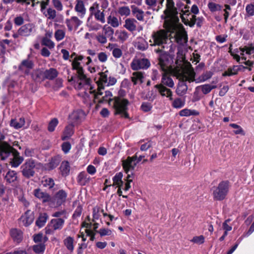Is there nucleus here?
<instances>
[{"label":"nucleus","instance_id":"680f3d73","mask_svg":"<svg viewBox=\"0 0 254 254\" xmlns=\"http://www.w3.org/2000/svg\"><path fill=\"white\" fill-rule=\"evenodd\" d=\"M96 39L102 44H104L107 42V37L103 33H98L96 36Z\"/></svg>","mask_w":254,"mask_h":254},{"label":"nucleus","instance_id":"9b49d317","mask_svg":"<svg viewBox=\"0 0 254 254\" xmlns=\"http://www.w3.org/2000/svg\"><path fill=\"white\" fill-rule=\"evenodd\" d=\"M150 62L147 59H134L130 63V67L133 70L147 69L150 66Z\"/></svg>","mask_w":254,"mask_h":254},{"label":"nucleus","instance_id":"c03bdc74","mask_svg":"<svg viewBox=\"0 0 254 254\" xmlns=\"http://www.w3.org/2000/svg\"><path fill=\"white\" fill-rule=\"evenodd\" d=\"M198 112L195 110H191L188 109H184L179 112V115L182 117H188L191 115H197Z\"/></svg>","mask_w":254,"mask_h":254},{"label":"nucleus","instance_id":"09e8293b","mask_svg":"<svg viewBox=\"0 0 254 254\" xmlns=\"http://www.w3.org/2000/svg\"><path fill=\"white\" fill-rule=\"evenodd\" d=\"M172 105L175 108L180 109L184 107L185 105V101L180 98H176L175 100H172Z\"/></svg>","mask_w":254,"mask_h":254},{"label":"nucleus","instance_id":"e2e57ef3","mask_svg":"<svg viewBox=\"0 0 254 254\" xmlns=\"http://www.w3.org/2000/svg\"><path fill=\"white\" fill-rule=\"evenodd\" d=\"M42 43L43 45L48 47L49 49H53L55 47L54 43L47 37L43 39Z\"/></svg>","mask_w":254,"mask_h":254},{"label":"nucleus","instance_id":"39448f33","mask_svg":"<svg viewBox=\"0 0 254 254\" xmlns=\"http://www.w3.org/2000/svg\"><path fill=\"white\" fill-rule=\"evenodd\" d=\"M164 28L166 30L160 29L152 33L151 39L149 41L151 46H157L161 47L160 48H163V46H167L166 45L168 41V32L174 33L178 29L171 32L169 31L165 27Z\"/></svg>","mask_w":254,"mask_h":254},{"label":"nucleus","instance_id":"ddd939ff","mask_svg":"<svg viewBox=\"0 0 254 254\" xmlns=\"http://www.w3.org/2000/svg\"><path fill=\"white\" fill-rule=\"evenodd\" d=\"M14 150H16L7 143L5 142L0 143V157L2 160L7 158L11 153L13 154Z\"/></svg>","mask_w":254,"mask_h":254},{"label":"nucleus","instance_id":"bb28decb","mask_svg":"<svg viewBox=\"0 0 254 254\" xmlns=\"http://www.w3.org/2000/svg\"><path fill=\"white\" fill-rule=\"evenodd\" d=\"M44 71L40 69H37L32 72L31 77L36 82H41L45 80Z\"/></svg>","mask_w":254,"mask_h":254},{"label":"nucleus","instance_id":"c9c22d12","mask_svg":"<svg viewBox=\"0 0 254 254\" xmlns=\"http://www.w3.org/2000/svg\"><path fill=\"white\" fill-rule=\"evenodd\" d=\"M123 177V173L119 172L117 173L115 176L113 178V186H116L117 187H122L124 184V182L122 181Z\"/></svg>","mask_w":254,"mask_h":254},{"label":"nucleus","instance_id":"f03ea898","mask_svg":"<svg viewBox=\"0 0 254 254\" xmlns=\"http://www.w3.org/2000/svg\"><path fill=\"white\" fill-rule=\"evenodd\" d=\"M164 13L165 16H162L164 19L163 27L171 32L178 29V12L173 0H166V9L164 11Z\"/></svg>","mask_w":254,"mask_h":254},{"label":"nucleus","instance_id":"a211bd4d","mask_svg":"<svg viewBox=\"0 0 254 254\" xmlns=\"http://www.w3.org/2000/svg\"><path fill=\"white\" fill-rule=\"evenodd\" d=\"M67 193L63 190H61L56 193L54 200L57 206H61L66 201Z\"/></svg>","mask_w":254,"mask_h":254},{"label":"nucleus","instance_id":"603ef678","mask_svg":"<svg viewBox=\"0 0 254 254\" xmlns=\"http://www.w3.org/2000/svg\"><path fill=\"white\" fill-rule=\"evenodd\" d=\"M116 34L118 35V39L122 42L127 40L128 37L127 32L125 30L121 31L120 32L117 31Z\"/></svg>","mask_w":254,"mask_h":254},{"label":"nucleus","instance_id":"c85d7f7f","mask_svg":"<svg viewBox=\"0 0 254 254\" xmlns=\"http://www.w3.org/2000/svg\"><path fill=\"white\" fill-rule=\"evenodd\" d=\"M23 161V158L19 155V153L14 150L13 152V158L10 162L11 166L13 167H17Z\"/></svg>","mask_w":254,"mask_h":254},{"label":"nucleus","instance_id":"f257e3e1","mask_svg":"<svg viewBox=\"0 0 254 254\" xmlns=\"http://www.w3.org/2000/svg\"><path fill=\"white\" fill-rule=\"evenodd\" d=\"M90 92L94 93L95 98L99 100L98 101L100 103L108 102L109 104L114 108L116 114H122L123 116L125 118H128V115L126 112L129 103L127 99L119 97H115L112 99L111 97L112 96V94L109 91H105V95L101 98H100V96L101 95H99L98 98H97L95 94L97 93L98 91H96L95 90H92V88H91Z\"/></svg>","mask_w":254,"mask_h":254},{"label":"nucleus","instance_id":"dca6fc26","mask_svg":"<svg viewBox=\"0 0 254 254\" xmlns=\"http://www.w3.org/2000/svg\"><path fill=\"white\" fill-rule=\"evenodd\" d=\"M34 194L35 197L40 199L43 203L48 202L50 204L52 202L50 195L46 192L42 191L40 189H35L34 190Z\"/></svg>","mask_w":254,"mask_h":254},{"label":"nucleus","instance_id":"3c124183","mask_svg":"<svg viewBox=\"0 0 254 254\" xmlns=\"http://www.w3.org/2000/svg\"><path fill=\"white\" fill-rule=\"evenodd\" d=\"M118 12L121 16H128L130 14V10L127 6H121L119 8Z\"/></svg>","mask_w":254,"mask_h":254},{"label":"nucleus","instance_id":"4d7b16f0","mask_svg":"<svg viewBox=\"0 0 254 254\" xmlns=\"http://www.w3.org/2000/svg\"><path fill=\"white\" fill-rule=\"evenodd\" d=\"M65 31L63 30H57L55 33V37L58 41H61L65 37Z\"/></svg>","mask_w":254,"mask_h":254},{"label":"nucleus","instance_id":"6e6552de","mask_svg":"<svg viewBox=\"0 0 254 254\" xmlns=\"http://www.w3.org/2000/svg\"><path fill=\"white\" fill-rule=\"evenodd\" d=\"M182 21L186 25H188L190 27H193L195 24L198 27L202 26L204 20L202 17L197 18L195 15L191 14L189 10H182Z\"/></svg>","mask_w":254,"mask_h":254},{"label":"nucleus","instance_id":"864d4df0","mask_svg":"<svg viewBox=\"0 0 254 254\" xmlns=\"http://www.w3.org/2000/svg\"><path fill=\"white\" fill-rule=\"evenodd\" d=\"M240 50L242 52L241 55H244V52H246L247 54L251 55L254 53V46L251 45L249 46H245L243 48H240Z\"/></svg>","mask_w":254,"mask_h":254},{"label":"nucleus","instance_id":"72a5a7b5","mask_svg":"<svg viewBox=\"0 0 254 254\" xmlns=\"http://www.w3.org/2000/svg\"><path fill=\"white\" fill-rule=\"evenodd\" d=\"M215 88L216 86L207 84L196 87V91L198 92L201 91L204 94H207Z\"/></svg>","mask_w":254,"mask_h":254},{"label":"nucleus","instance_id":"423d86ee","mask_svg":"<svg viewBox=\"0 0 254 254\" xmlns=\"http://www.w3.org/2000/svg\"><path fill=\"white\" fill-rule=\"evenodd\" d=\"M169 44L170 45L169 49L168 51L166 50L168 48L167 46H163V48L158 47L154 50V52L159 54L158 57V64L163 70H165L168 67L169 61V53L173 52L175 47L171 42H170Z\"/></svg>","mask_w":254,"mask_h":254},{"label":"nucleus","instance_id":"6ab92c4d","mask_svg":"<svg viewBox=\"0 0 254 254\" xmlns=\"http://www.w3.org/2000/svg\"><path fill=\"white\" fill-rule=\"evenodd\" d=\"M144 72L136 71L132 73L130 78L133 85H136L142 84L144 82Z\"/></svg>","mask_w":254,"mask_h":254},{"label":"nucleus","instance_id":"ea45409f","mask_svg":"<svg viewBox=\"0 0 254 254\" xmlns=\"http://www.w3.org/2000/svg\"><path fill=\"white\" fill-rule=\"evenodd\" d=\"M63 242L66 249L70 252H72L74 248L73 245V238L68 236L64 240Z\"/></svg>","mask_w":254,"mask_h":254},{"label":"nucleus","instance_id":"7c9ffc66","mask_svg":"<svg viewBox=\"0 0 254 254\" xmlns=\"http://www.w3.org/2000/svg\"><path fill=\"white\" fill-rule=\"evenodd\" d=\"M90 177L84 172H80L77 178L78 183L81 186H85L89 182Z\"/></svg>","mask_w":254,"mask_h":254},{"label":"nucleus","instance_id":"20e7f679","mask_svg":"<svg viewBox=\"0 0 254 254\" xmlns=\"http://www.w3.org/2000/svg\"><path fill=\"white\" fill-rule=\"evenodd\" d=\"M174 82L168 73H164L162 75L161 81L160 84L155 85L154 87L158 90V92L162 96H165L172 100L173 93L172 91L166 87L173 88L174 86Z\"/></svg>","mask_w":254,"mask_h":254},{"label":"nucleus","instance_id":"4468645a","mask_svg":"<svg viewBox=\"0 0 254 254\" xmlns=\"http://www.w3.org/2000/svg\"><path fill=\"white\" fill-rule=\"evenodd\" d=\"M84 112L81 110L74 111L69 115V119L72 124L76 125L81 122L85 117Z\"/></svg>","mask_w":254,"mask_h":254},{"label":"nucleus","instance_id":"7ed1b4c3","mask_svg":"<svg viewBox=\"0 0 254 254\" xmlns=\"http://www.w3.org/2000/svg\"><path fill=\"white\" fill-rule=\"evenodd\" d=\"M195 73L191 65L185 66L178 72L177 77L180 80L178 87L176 89V93L179 96L185 95L188 90V86L185 81L191 82L194 81Z\"/></svg>","mask_w":254,"mask_h":254},{"label":"nucleus","instance_id":"0eeeda50","mask_svg":"<svg viewBox=\"0 0 254 254\" xmlns=\"http://www.w3.org/2000/svg\"><path fill=\"white\" fill-rule=\"evenodd\" d=\"M230 188V184L228 181H223L220 182L213 190L214 199L218 201L224 199L228 193Z\"/></svg>","mask_w":254,"mask_h":254},{"label":"nucleus","instance_id":"f8f14e48","mask_svg":"<svg viewBox=\"0 0 254 254\" xmlns=\"http://www.w3.org/2000/svg\"><path fill=\"white\" fill-rule=\"evenodd\" d=\"M107 73L108 71H106L104 72H99L98 73L99 75V78L98 81L97 82L98 85V92L97 94H95V96L97 98H98V96L99 95L103 94V93L101 91V90L103 89L104 86H106V84L107 83V80L108 79Z\"/></svg>","mask_w":254,"mask_h":254},{"label":"nucleus","instance_id":"e433bc0d","mask_svg":"<svg viewBox=\"0 0 254 254\" xmlns=\"http://www.w3.org/2000/svg\"><path fill=\"white\" fill-rule=\"evenodd\" d=\"M25 123L24 118H20L18 120L12 119L10 121V125L15 129H18L22 127L24 125Z\"/></svg>","mask_w":254,"mask_h":254},{"label":"nucleus","instance_id":"338daca9","mask_svg":"<svg viewBox=\"0 0 254 254\" xmlns=\"http://www.w3.org/2000/svg\"><path fill=\"white\" fill-rule=\"evenodd\" d=\"M112 55L115 58L119 59L123 55L122 50L118 46L115 49H114Z\"/></svg>","mask_w":254,"mask_h":254},{"label":"nucleus","instance_id":"aec40b11","mask_svg":"<svg viewBox=\"0 0 254 254\" xmlns=\"http://www.w3.org/2000/svg\"><path fill=\"white\" fill-rule=\"evenodd\" d=\"M131 8L132 15L138 21L143 22L144 21V12L141 9L134 5L131 6Z\"/></svg>","mask_w":254,"mask_h":254},{"label":"nucleus","instance_id":"412c9836","mask_svg":"<svg viewBox=\"0 0 254 254\" xmlns=\"http://www.w3.org/2000/svg\"><path fill=\"white\" fill-rule=\"evenodd\" d=\"M75 2L74 10L77 12L79 17L80 18H83L86 11L84 2L81 0H76Z\"/></svg>","mask_w":254,"mask_h":254},{"label":"nucleus","instance_id":"bf43d9fd","mask_svg":"<svg viewBox=\"0 0 254 254\" xmlns=\"http://www.w3.org/2000/svg\"><path fill=\"white\" fill-rule=\"evenodd\" d=\"M48 238L46 237H43L42 234H38L35 235L34 237V241L35 243H44L47 241Z\"/></svg>","mask_w":254,"mask_h":254},{"label":"nucleus","instance_id":"37998d69","mask_svg":"<svg viewBox=\"0 0 254 254\" xmlns=\"http://www.w3.org/2000/svg\"><path fill=\"white\" fill-rule=\"evenodd\" d=\"M103 34L107 37L109 38L110 40H112L113 35L114 33V29L107 25H104L103 27Z\"/></svg>","mask_w":254,"mask_h":254},{"label":"nucleus","instance_id":"052dcab7","mask_svg":"<svg viewBox=\"0 0 254 254\" xmlns=\"http://www.w3.org/2000/svg\"><path fill=\"white\" fill-rule=\"evenodd\" d=\"M230 126L234 128H236V130L234 131V132L236 134H242L244 135V131L243 128L239 125L236 124H231Z\"/></svg>","mask_w":254,"mask_h":254},{"label":"nucleus","instance_id":"58836bf2","mask_svg":"<svg viewBox=\"0 0 254 254\" xmlns=\"http://www.w3.org/2000/svg\"><path fill=\"white\" fill-rule=\"evenodd\" d=\"M4 179L7 183H13L17 180V174L14 171H9L6 173Z\"/></svg>","mask_w":254,"mask_h":254},{"label":"nucleus","instance_id":"69168bd1","mask_svg":"<svg viewBox=\"0 0 254 254\" xmlns=\"http://www.w3.org/2000/svg\"><path fill=\"white\" fill-rule=\"evenodd\" d=\"M191 242L199 245L202 244L204 242V237L202 235L195 236L191 240Z\"/></svg>","mask_w":254,"mask_h":254},{"label":"nucleus","instance_id":"49530a36","mask_svg":"<svg viewBox=\"0 0 254 254\" xmlns=\"http://www.w3.org/2000/svg\"><path fill=\"white\" fill-rule=\"evenodd\" d=\"M107 23L113 27H118L120 25V22L118 19L111 15L108 17Z\"/></svg>","mask_w":254,"mask_h":254},{"label":"nucleus","instance_id":"b1692460","mask_svg":"<svg viewBox=\"0 0 254 254\" xmlns=\"http://www.w3.org/2000/svg\"><path fill=\"white\" fill-rule=\"evenodd\" d=\"M130 157H128L126 160H123V167L126 173H128L129 170H133L137 164L136 162L131 160Z\"/></svg>","mask_w":254,"mask_h":254},{"label":"nucleus","instance_id":"6e6d98bb","mask_svg":"<svg viewBox=\"0 0 254 254\" xmlns=\"http://www.w3.org/2000/svg\"><path fill=\"white\" fill-rule=\"evenodd\" d=\"M239 68L237 66H234L232 68H229L224 73V75L231 76L237 74Z\"/></svg>","mask_w":254,"mask_h":254},{"label":"nucleus","instance_id":"9d476101","mask_svg":"<svg viewBox=\"0 0 254 254\" xmlns=\"http://www.w3.org/2000/svg\"><path fill=\"white\" fill-rule=\"evenodd\" d=\"M64 220L62 218H54L51 220L45 228L47 234H52L54 231L61 230L64 225Z\"/></svg>","mask_w":254,"mask_h":254},{"label":"nucleus","instance_id":"0e129e2a","mask_svg":"<svg viewBox=\"0 0 254 254\" xmlns=\"http://www.w3.org/2000/svg\"><path fill=\"white\" fill-rule=\"evenodd\" d=\"M140 108L142 111H143V112H147L151 110L152 106L150 103L143 102L141 104Z\"/></svg>","mask_w":254,"mask_h":254},{"label":"nucleus","instance_id":"79ce46f5","mask_svg":"<svg viewBox=\"0 0 254 254\" xmlns=\"http://www.w3.org/2000/svg\"><path fill=\"white\" fill-rule=\"evenodd\" d=\"M74 126V125L71 123V125L66 127L64 131V135L62 138V140H66L72 135L73 133V127Z\"/></svg>","mask_w":254,"mask_h":254},{"label":"nucleus","instance_id":"c756f323","mask_svg":"<svg viewBox=\"0 0 254 254\" xmlns=\"http://www.w3.org/2000/svg\"><path fill=\"white\" fill-rule=\"evenodd\" d=\"M84 59V56L79 55L76 56L72 60V68L73 70H76L77 71L83 69L82 67L80 65V61Z\"/></svg>","mask_w":254,"mask_h":254},{"label":"nucleus","instance_id":"774afa93","mask_svg":"<svg viewBox=\"0 0 254 254\" xmlns=\"http://www.w3.org/2000/svg\"><path fill=\"white\" fill-rule=\"evenodd\" d=\"M52 3L54 7L58 11H62L63 9V6L60 0H52Z\"/></svg>","mask_w":254,"mask_h":254},{"label":"nucleus","instance_id":"2eb2a0df","mask_svg":"<svg viewBox=\"0 0 254 254\" xmlns=\"http://www.w3.org/2000/svg\"><path fill=\"white\" fill-rule=\"evenodd\" d=\"M65 23L69 31H71L73 29L76 30L82 24V21L77 16H72L65 20Z\"/></svg>","mask_w":254,"mask_h":254},{"label":"nucleus","instance_id":"f3484780","mask_svg":"<svg viewBox=\"0 0 254 254\" xmlns=\"http://www.w3.org/2000/svg\"><path fill=\"white\" fill-rule=\"evenodd\" d=\"M34 67V63L29 59L24 60L19 65L18 69L22 72L28 74L31 69Z\"/></svg>","mask_w":254,"mask_h":254},{"label":"nucleus","instance_id":"5fc2aeb1","mask_svg":"<svg viewBox=\"0 0 254 254\" xmlns=\"http://www.w3.org/2000/svg\"><path fill=\"white\" fill-rule=\"evenodd\" d=\"M208 7L211 12L219 11L221 10L222 8V6L220 5L213 2H209Z\"/></svg>","mask_w":254,"mask_h":254},{"label":"nucleus","instance_id":"1a4fd4ad","mask_svg":"<svg viewBox=\"0 0 254 254\" xmlns=\"http://www.w3.org/2000/svg\"><path fill=\"white\" fill-rule=\"evenodd\" d=\"M35 166L36 163L34 160L32 159L26 160L20 167L22 175L26 178L33 177L35 174L34 168Z\"/></svg>","mask_w":254,"mask_h":254},{"label":"nucleus","instance_id":"f704fd0d","mask_svg":"<svg viewBox=\"0 0 254 254\" xmlns=\"http://www.w3.org/2000/svg\"><path fill=\"white\" fill-rule=\"evenodd\" d=\"M42 12L48 19L54 20L57 16V12L56 10L52 7H49L46 10L45 9Z\"/></svg>","mask_w":254,"mask_h":254},{"label":"nucleus","instance_id":"2f4dec72","mask_svg":"<svg viewBox=\"0 0 254 254\" xmlns=\"http://www.w3.org/2000/svg\"><path fill=\"white\" fill-rule=\"evenodd\" d=\"M45 79L53 80L57 77L58 72L55 68H50L44 71Z\"/></svg>","mask_w":254,"mask_h":254},{"label":"nucleus","instance_id":"a18cd8bd","mask_svg":"<svg viewBox=\"0 0 254 254\" xmlns=\"http://www.w3.org/2000/svg\"><path fill=\"white\" fill-rule=\"evenodd\" d=\"M60 169L62 175L66 176L70 171V166L68 162H63L61 165Z\"/></svg>","mask_w":254,"mask_h":254},{"label":"nucleus","instance_id":"8fccbe9b","mask_svg":"<svg viewBox=\"0 0 254 254\" xmlns=\"http://www.w3.org/2000/svg\"><path fill=\"white\" fill-rule=\"evenodd\" d=\"M45 249V246L43 243L35 245L33 247V250L36 254H43Z\"/></svg>","mask_w":254,"mask_h":254},{"label":"nucleus","instance_id":"de8ad7c7","mask_svg":"<svg viewBox=\"0 0 254 254\" xmlns=\"http://www.w3.org/2000/svg\"><path fill=\"white\" fill-rule=\"evenodd\" d=\"M42 183L44 187H47L49 189L53 188L55 185L54 180L51 178H44L42 181Z\"/></svg>","mask_w":254,"mask_h":254},{"label":"nucleus","instance_id":"a19ab883","mask_svg":"<svg viewBox=\"0 0 254 254\" xmlns=\"http://www.w3.org/2000/svg\"><path fill=\"white\" fill-rule=\"evenodd\" d=\"M48 218V215L47 213H44L40 214L38 218L36 221V225L39 228L43 227L47 222Z\"/></svg>","mask_w":254,"mask_h":254},{"label":"nucleus","instance_id":"cd10ccee","mask_svg":"<svg viewBox=\"0 0 254 254\" xmlns=\"http://www.w3.org/2000/svg\"><path fill=\"white\" fill-rule=\"evenodd\" d=\"M10 235L13 241L17 243H19L23 238V233L22 231L17 229H11L10 230Z\"/></svg>","mask_w":254,"mask_h":254},{"label":"nucleus","instance_id":"a878e982","mask_svg":"<svg viewBox=\"0 0 254 254\" xmlns=\"http://www.w3.org/2000/svg\"><path fill=\"white\" fill-rule=\"evenodd\" d=\"M137 21L134 18H127L125 20L124 27L132 32L136 30Z\"/></svg>","mask_w":254,"mask_h":254},{"label":"nucleus","instance_id":"473e14b6","mask_svg":"<svg viewBox=\"0 0 254 254\" xmlns=\"http://www.w3.org/2000/svg\"><path fill=\"white\" fill-rule=\"evenodd\" d=\"M78 77L80 80L79 83V86H81L82 84L88 85L90 82V79L88 78L84 73L83 69L77 71Z\"/></svg>","mask_w":254,"mask_h":254},{"label":"nucleus","instance_id":"5701e85b","mask_svg":"<svg viewBox=\"0 0 254 254\" xmlns=\"http://www.w3.org/2000/svg\"><path fill=\"white\" fill-rule=\"evenodd\" d=\"M34 26L31 23H27L19 28V34L21 36H29L32 33Z\"/></svg>","mask_w":254,"mask_h":254},{"label":"nucleus","instance_id":"4c0bfd02","mask_svg":"<svg viewBox=\"0 0 254 254\" xmlns=\"http://www.w3.org/2000/svg\"><path fill=\"white\" fill-rule=\"evenodd\" d=\"M91 15H94L95 19L102 24L105 23L106 22L104 9L102 11L100 10L95 11L91 13Z\"/></svg>","mask_w":254,"mask_h":254},{"label":"nucleus","instance_id":"4be33fe9","mask_svg":"<svg viewBox=\"0 0 254 254\" xmlns=\"http://www.w3.org/2000/svg\"><path fill=\"white\" fill-rule=\"evenodd\" d=\"M34 218L33 212L28 210L21 217L20 220L24 226H28L33 222Z\"/></svg>","mask_w":254,"mask_h":254},{"label":"nucleus","instance_id":"393cba45","mask_svg":"<svg viewBox=\"0 0 254 254\" xmlns=\"http://www.w3.org/2000/svg\"><path fill=\"white\" fill-rule=\"evenodd\" d=\"M86 26L89 29V31H97L102 28V25L99 24L97 20H93L91 16H89L87 20Z\"/></svg>","mask_w":254,"mask_h":254},{"label":"nucleus","instance_id":"13d9d810","mask_svg":"<svg viewBox=\"0 0 254 254\" xmlns=\"http://www.w3.org/2000/svg\"><path fill=\"white\" fill-rule=\"evenodd\" d=\"M58 120L56 118L53 119L49 123L48 129L49 131L52 132L55 130L56 127L58 124Z\"/></svg>","mask_w":254,"mask_h":254}]
</instances>
